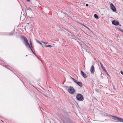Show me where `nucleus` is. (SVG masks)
Returning a JSON list of instances; mask_svg holds the SVG:
<instances>
[{"instance_id": "f257e3e1", "label": "nucleus", "mask_w": 123, "mask_h": 123, "mask_svg": "<svg viewBox=\"0 0 123 123\" xmlns=\"http://www.w3.org/2000/svg\"><path fill=\"white\" fill-rule=\"evenodd\" d=\"M21 38L22 40L23 41V43L25 44L27 48H30L31 50L33 52V50L32 49L30 44L28 43V40L26 37L24 36H21Z\"/></svg>"}, {"instance_id": "f03ea898", "label": "nucleus", "mask_w": 123, "mask_h": 123, "mask_svg": "<svg viewBox=\"0 0 123 123\" xmlns=\"http://www.w3.org/2000/svg\"><path fill=\"white\" fill-rule=\"evenodd\" d=\"M68 92L71 94H73L74 93L75 90L72 87L69 86L68 90Z\"/></svg>"}, {"instance_id": "7ed1b4c3", "label": "nucleus", "mask_w": 123, "mask_h": 123, "mask_svg": "<svg viewBox=\"0 0 123 123\" xmlns=\"http://www.w3.org/2000/svg\"><path fill=\"white\" fill-rule=\"evenodd\" d=\"M112 118L114 120L118 121L121 122H123V119L121 118L118 117H117L113 116L112 117Z\"/></svg>"}, {"instance_id": "20e7f679", "label": "nucleus", "mask_w": 123, "mask_h": 123, "mask_svg": "<svg viewBox=\"0 0 123 123\" xmlns=\"http://www.w3.org/2000/svg\"><path fill=\"white\" fill-rule=\"evenodd\" d=\"M76 98L78 100L81 101L83 99V97L81 94H78L76 96Z\"/></svg>"}, {"instance_id": "39448f33", "label": "nucleus", "mask_w": 123, "mask_h": 123, "mask_svg": "<svg viewBox=\"0 0 123 123\" xmlns=\"http://www.w3.org/2000/svg\"><path fill=\"white\" fill-rule=\"evenodd\" d=\"M25 12L26 14H30L33 12L32 9L30 7L28 8L26 10Z\"/></svg>"}, {"instance_id": "423d86ee", "label": "nucleus", "mask_w": 123, "mask_h": 123, "mask_svg": "<svg viewBox=\"0 0 123 123\" xmlns=\"http://www.w3.org/2000/svg\"><path fill=\"white\" fill-rule=\"evenodd\" d=\"M110 7L111 9L114 12H115L116 11V9L115 6L113 5V4L111 3L110 4Z\"/></svg>"}, {"instance_id": "0eeeda50", "label": "nucleus", "mask_w": 123, "mask_h": 123, "mask_svg": "<svg viewBox=\"0 0 123 123\" xmlns=\"http://www.w3.org/2000/svg\"><path fill=\"white\" fill-rule=\"evenodd\" d=\"M95 71V69L94 66H91L90 69V71L91 73L92 74H94V72Z\"/></svg>"}, {"instance_id": "6e6552de", "label": "nucleus", "mask_w": 123, "mask_h": 123, "mask_svg": "<svg viewBox=\"0 0 123 123\" xmlns=\"http://www.w3.org/2000/svg\"><path fill=\"white\" fill-rule=\"evenodd\" d=\"M80 74L84 78H86V77L87 76L86 74L82 71H80Z\"/></svg>"}, {"instance_id": "1a4fd4ad", "label": "nucleus", "mask_w": 123, "mask_h": 123, "mask_svg": "<svg viewBox=\"0 0 123 123\" xmlns=\"http://www.w3.org/2000/svg\"><path fill=\"white\" fill-rule=\"evenodd\" d=\"M112 23L114 25L117 26L118 25L119 23V22L117 21H112Z\"/></svg>"}, {"instance_id": "9d476101", "label": "nucleus", "mask_w": 123, "mask_h": 123, "mask_svg": "<svg viewBox=\"0 0 123 123\" xmlns=\"http://www.w3.org/2000/svg\"><path fill=\"white\" fill-rule=\"evenodd\" d=\"M100 64L101 65V66L102 68V69L105 72H106V70L105 67L101 63H100Z\"/></svg>"}, {"instance_id": "9b49d317", "label": "nucleus", "mask_w": 123, "mask_h": 123, "mask_svg": "<svg viewBox=\"0 0 123 123\" xmlns=\"http://www.w3.org/2000/svg\"><path fill=\"white\" fill-rule=\"evenodd\" d=\"M71 36H72V37H71V38H74L76 40H77V39H78V40H79L78 38L76 37V36H75L73 34H71Z\"/></svg>"}, {"instance_id": "f8f14e48", "label": "nucleus", "mask_w": 123, "mask_h": 123, "mask_svg": "<svg viewBox=\"0 0 123 123\" xmlns=\"http://www.w3.org/2000/svg\"><path fill=\"white\" fill-rule=\"evenodd\" d=\"M77 84L80 87H82V84L80 82H77Z\"/></svg>"}, {"instance_id": "ddd939ff", "label": "nucleus", "mask_w": 123, "mask_h": 123, "mask_svg": "<svg viewBox=\"0 0 123 123\" xmlns=\"http://www.w3.org/2000/svg\"><path fill=\"white\" fill-rule=\"evenodd\" d=\"M71 79L72 80L74 81L76 83H77V82H78L77 81V80H75L73 78H72L71 77H70Z\"/></svg>"}, {"instance_id": "4468645a", "label": "nucleus", "mask_w": 123, "mask_h": 123, "mask_svg": "<svg viewBox=\"0 0 123 123\" xmlns=\"http://www.w3.org/2000/svg\"><path fill=\"white\" fill-rule=\"evenodd\" d=\"M94 17L98 19V15L96 14H95L94 15Z\"/></svg>"}, {"instance_id": "2eb2a0df", "label": "nucleus", "mask_w": 123, "mask_h": 123, "mask_svg": "<svg viewBox=\"0 0 123 123\" xmlns=\"http://www.w3.org/2000/svg\"><path fill=\"white\" fill-rule=\"evenodd\" d=\"M30 45L32 47V42H31V41L30 39Z\"/></svg>"}, {"instance_id": "dca6fc26", "label": "nucleus", "mask_w": 123, "mask_h": 123, "mask_svg": "<svg viewBox=\"0 0 123 123\" xmlns=\"http://www.w3.org/2000/svg\"><path fill=\"white\" fill-rule=\"evenodd\" d=\"M46 47H49L51 48L52 47V46L51 45H47L46 46Z\"/></svg>"}, {"instance_id": "f3484780", "label": "nucleus", "mask_w": 123, "mask_h": 123, "mask_svg": "<svg viewBox=\"0 0 123 123\" xmlns=\"http://www.w3.org/2000/svg\"><path fill=\"white\" fill-rule=\"evenodd\" d=\"M41 42L42 43H43L44 44H48L47 43H46V42H44L43 41H41Z\"/></svg>"}, {"instance_id": "a211bd4d", "label": "nucleus", "mask_w": 123, "mask_h": 123, "mask_svg": "<svg viewBox=\"0 0 123 123\" xmlns=\"http://www.w3.org/2000/svg\"><path fill=\"white\" fill-rule=\"evenodd\" d=\"M78 42H79V44L81 46H82V44L80 43L79 42V41H78Z\"/></svg>"}, {"instance_id": "6ab92c4d", "label": "nucleus", "mask_w": 123, "mask_h": 123, "mask_svg": "<svg viewBox=\"0 0 123 123\" xmlns=\"http://www.w3.org/2000/svg\"><path fill=\"white\" fill-rule=\"evenodd\" d=\"M120 73L123 75V72L122 71H120Z\"/></svg>"}, {"instance_id": "aec40b11", "label": "nucleus", "mask_w": 123, "mask_h": 123, "mask_svg": "<svg viewBox=\"0 0 123 123\" xmlns=\"http://www.w3.org/2000/svg\"><path fill=\"white\" fill-rule=\"evenodd\" d=\"M37 42L38 43H40V42L39 41H38V40H37Z\"/></svg>"}, {"instance_id": "412c9836", "label": "nucleus", "mask_w": 123, "mask_h": 123, "mask_svg": "<svg viewBox=\"0 0 123 123\" xmlns=\"http://www.w3.org/2000/svg\"><path fill=\"white\" fill-rule=\"evenodd\" d=\"M105 73L108 75H109V74H108V73H107V71H106V72H105Z\"/></svg>"}, {"instance_id": "4be33fe9", "label": "nucleus", "mask_w": 123, "mask_h": 123, "mask_svg": "<svg viewBox=\"0 0 123 123\" xmlns=\"http://www.w3.org/2000/svg\"><path fill=\"white\" fill-rule=\"evenodd\" d=\"M39 44L41 45H42V43L41 42H40Z\"/></svg>"}, {"instance_id": "5701e85b", "label": "nucleus", "mask_w": 123, "mask_h": 123, "mask_svg": "<svg viewBox=\"0 0 123 123\" xmlns=\"http://www.w3.org/2000/svg\"><path fill=\"white\" fill-rule=\"evenodd\" d=\"M119 30L120 31H122V30H121V29H119Z\"/></svg>"}, {"instance_id": "b1692460", "label": "nucleus", "mask_w": 123, "mask_h": 123, "mask_svg": "<svg viewBox=\"0 0 123 123\" xmlns=\"http://www.w3.org/2000/svg\"><path fill=\"white\" fill-rule=\"evenodd\" d=\"M86 6H88V4H86Z\"/></svg>"}, {"instance_id": "393cba45", "label": "nucleus", "mask_w": 123, "mask_h": 123, "mask_svg": "<svg viewBox=\"0 0 123 123\" xmlns=\"http://www.w3.org/2000/svg\"><path fill=\"white\" fill-rule=\"evenodd\" d=\"M28 2H29L30 1V0H26Z\"/></svg>"}, {"instance_id": "a878e982", "label": "nucleus", "mask_w": 123, "mask_h": 123, "mask_svg": "<svg viewBox=\"0 0 123 123\" xmlns=\"http://www.w3.org/2000/svg\"><path fill=\"white\" fill-rule=\"evenodd\" d=\"M85 27H86V28H87V29H89V28H88V27H86V26H85Z\"/></svg>"}, {"instance_id": "bb28decb", "label": "nucleus", "mask_w": 123, "mask_h": 123, "mask_svg": "<svg viewBox=\"0 0 123 123\" xmlns=\"http://www.w3.org/2000/svg\"><path fill=\"white\" fill-rule=\"evenodd\" d=\"M122 32H123V31H122Z\"/></svg>"}, {"instance_id": "cd10ccee", "label": "nucleus", "mask_w": 123, "mask_h": 123, "mask_svg": "<svg viewBox=\"0 0 123 123\" xmlns=\"http://www.w3.org/2000/svg\"><path fill=\"white\" fill-rule=\"evenodd\" d=\"M42 47H43V45H42Z\"/></svg>"}, {"instance_id": "c85d7f7f", "label": "nucleus", "mask_w": 123, "mask_h": 123, "mask_svg": "<svg viewBox=\"0 0 123 123\" xmlns=\"http://www.w3.org/2000/svg\"><path fill=\"white\" fill-rule=\"evenodd\" d=\"M27 24H29V23H27Z\"/></svg>"}]
</instances>
